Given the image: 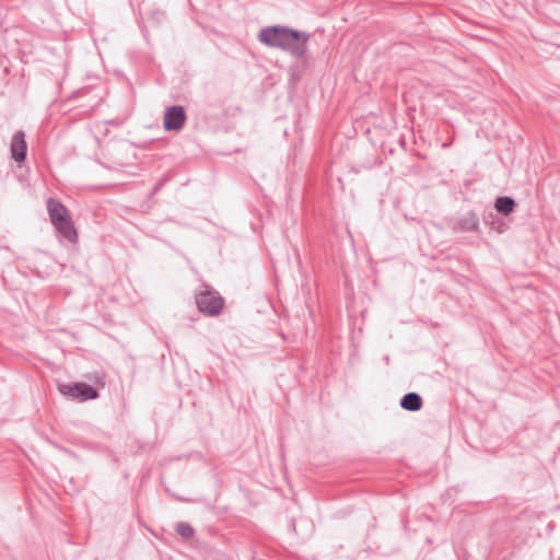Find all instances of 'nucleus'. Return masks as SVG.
I'll list each match as a JSON object with an SVG mask.
<instances>
[{"label":"nucleus","mask_w":560,"mask_h":560,"mask_svg":"<svg viewBox=\"0 0 560 560\" xmlns=\"http://www.w3.org/2000/svg\"><path fill=\"white\" fill-rule=\"evenodd\" d=\"M47 210L50 217V221L58 233L69 242L75 243L78 240V234L66 207L59 201L50 198L47 201Z\"/></svg>","instance_id":"f03ea898"},{"label":"nucleus","mask_w":560,"mask_h":560,"mask_svg":"<svg viewBox=\"0 0 560 560\" xmlns=\"http://www.w3.org/2000/svg\"><path fill=\"white\" fill-rule=\"evenodd\" d=\"M194 528L189 524H179L177 525V534L180 535L184 539H190L194 536Z\"/></svg>","instance_id":"1a4fd4ad"},{"label":"nucleus","mask_w":560,"mask_h":560,"mask_svg":"<svg viewBox=\"0 0 560 560\" xmlns=\"http://www.w3.org/2000/svg\"><path fill=\"white\" fill-rule=\"evenodd\" d=\"M63 395L81 400L94 399L97 397V390L85 383H78L74 385L65 384L59 387Z\"/></svg>","instance_id":"20e7f679"},{"label":"nucleus","mask_w":560,"mask_h":560,"mask_svg":"<svg viewBox=\"0 0 560 560\" xmlns=\"http://www.w3.org/2000/svg\"><path fill=\"white\" fill-rule=\"evenodd\" d=\"M197 305L200 312L207 315H217L223 308V299L218 292L207 288L199 292L196 298Z\"/></svg>","instance_id":"7ed1b4c3"},{"label":"nucleus","mask_w":560,"mask_h":560,"mask_svg":"<svg viewBox=\"0 0 560 560\" xmlns=\"http://www.w3.org/2000/svg\"><path fill=\"white\" fill-rule=\"evenodd\" d=\"M515 202L510 197H500L495 201V209L504 214H509L513 211Z\"/></svg>","instance_id":"0eeeda50"},{"label":"nucleus","mask_w":560,"mask_h":560,"mask_svg":"<svg viewBox=\"0 0 560 560\" xmlns=\"http://www.w3.org/2000/svg\"><path fill=\"white\" fill-rule=\"evenodd\" d=\"M258 39L267 46L300 55L305 49L307 35L287 27L270 26L259 32Z\"/></svg>","instance_id":"f257e3e1"},{"label":"nucleus","mask_w":560,"mask_h":560,"mask_svg":"<svg viewBox=\"0 0 560 560\" xmlns=\"http://www.w3.org/2000/svg\"><path fill=\"white\" fill-rule=\"evenodd\" d=\"M11 156L16 162H23L26 158L27 145L25 142V135L23 131L14 133L11 142Z\"/></svg>","instance_id":"39448f33"},{"label":"nucleus","mask_w":560,"mask_h":560,"mask_svg":"<svg viewBox=\"0 0 560 560\" xmlns=\"http://www.w3.org/2000/svg\"><path fill=\"white\" fill-rule=\"evenodd\" d=\"M401 408L409 411H418L422 407V399L416 393L405 395L400 401Z\"/></svg>","instance_id":"423d86ee"},{"label":"nucleus","mask_w":560,"mask_h":560,"mask_svg":"<svg viewBox=\"0 0 560 560\" xmlns=\"http://www.w3.org/2000/svg\"><path fill=\"white\" fill-rule=\"evenodd\" d=\"M164 127L167 130L175 129V105L167 107L164 117Z\"/></svg>","instance_id":"6e6552de"},{"label":"nucleus","mask_w":560,"mask_h":560,"mask_svg":"<svg viewBox=\"0 0 560 560\" xmlns=\"http://www.w3.org/2000/svg\"><path fill=\"white\" fill-rule=\"evenodd\" d=\"M184 121H185L184 108L180 106H177V129L180 128V126L184 124Z\"/></svg>","instance_id":"9d476101"}]
</instances>
